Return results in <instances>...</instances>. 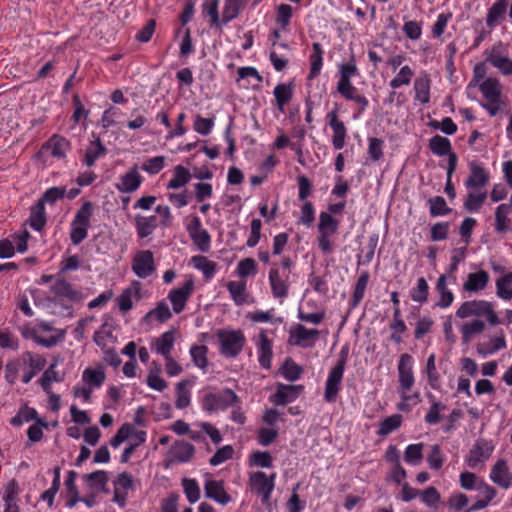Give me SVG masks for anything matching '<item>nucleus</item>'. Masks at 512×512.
Here are the masks:
<instances>
[{"label": "nucleus", "mask_w": 512, "mask_h": 512, "mask_svg": "<svg viewBox=\"0 0 512 512\" xmlns=\"http://www.w3.org/2000/svg\"><path fill=\"white\" fill-rule=\"evenodd\" d=\"M132 270L139 278H147L155 271L153 253L150 250L139 251L132 262Z\"/></svg>", "instance_id": "nucleus-6"}, {"label": "nucleus", "mask_w": 512, "mask_h": 512, "mask_svg": "<svg viewBox=\"0 0 512 512\" xmlns=\"http://www.w3.org/2000/svg\"><path fill=\"white\" fill-rule=\"evenodd\" d=\"M234 449L230 445L223 446L219 448L216 453L210 458L209 463L212 466H217L223 463L226 460H229L233 457Z\"/></svg>", "instance_id": "nucleus-61"}, {"label": "nucleus", "mask_w": 512, "mask_h": 512, "mask_svg": "<svg viewBox=\"0 0 512 512\" xmlns=\"http://www.w3.org/2000/svg\"><path fill=\"white\" fill-rule=\"evenodd\" d=\"M293 94V85L292 83L286 84H278L274 88V96L278 105L279 110L283 111V107L286 103L290 101Z\"/></svg>", "instance_id": "nucleus-35"}, {"label": "nucleus", "mask_w": 512, "mask_h": 512, "mask_svg": "<svg viewBox=\"0 0 512 512\" xmlns=\"http://www.w3.org/2000/svg\"><path fill=\"white\" fill-rule=\"evenodd\" d=\"M46 224L45 207L42 203H36L31 208L30 226L36 231H41Z\"/></svg>", "instance_id": "nucleus-28"}, {"label": "nucleus", "mask_w": 512, "mask_h": 512, "mask_svg": "<svg viewBox=\"0 0 512 512\" xmlns=\"http://www.w3.org/2000/svg\"><path fill=\"white\" fill-rule=\"evenodd\" d=\"M245 0H226L222 13V23L226 24L236 18L243 8Z\"/></svg>", "instance_id": "nucleus-31"}, {"label": "nucleus", "mask_w": 512, "mask_h": 512, "mask_svg": "<svg viewBox=\"0 0 512 512\" xmlns=\"http://www.w3.org/2000/svg\"><path fill=\"white\" fill-rule=\"evenodd\" d=\"M368 280H369L368 272H363L360 275V277L358 278L354 292H353V299H352L353 307H356L359 304V302L363 299L364 293H365V290H366V287L368 284Z\"/></svg>", "instance_id": "nucleus-51"}, {"label": "nucleus", "mask_w": 512, "mask_h": 512, "mask_svg": "<svg viewBox=\"0 0 512 512\" xmlns=\"http://www.w3.org/2000/svg\"><path fill=\"white\" fill-rule=\"evenodd\" d=\"M205 495L216 502L225 505L231 501L230 495L225 491L222 481L209 480L205 483Z\"/></svg>", "instance_id": "nucleus-13"}, {"label": "nucleus", "mask_w": 512, "mask_h": 512, "mask_svg": "<svg viewBox=\"0 0 512 512\" xmlns=\"http://www.w3.org/2000/svg\"><path fill=\"white\" fill-rule=\"evenodd\" d=\"M436 290L440 294V300L437 302V306L441 308L449 307L454 299L453 293L447 289L446 275L442 274L439 276L436 283Z\"/></svg>", "instance_id": "nucleus-26"}, {"label": "nucleus", "mask_w": 512, "mask_h": 512, "mask_svg": "<svg viewBox=\"0 0 512 512\" xmlns=\"http://www.w3.org/2000/svg\"><path fill=\"white\" fill-rule=\"evenodd\" d=\"M191 179V174L188 169L185 167L178 165L174 169V176L173 178L168 182L167 188L168 189H177L185 184H187Z\"/></svg>", "instance_id": "nucleus-32"}, {"label": "nucleus", "mask_w": 512, "mask_h": 512, "mask_svg": "<svg viewBox=\"0 0 512 512\" xmlns=\"http://www.w3.org/2000/svg\"><path fill=\"white\" fill-rule=\"evenodd\" d=\"M66 194L65 187H51L49 188L43 196L38 200V203H42L45 206V203L53 205L57 200L62 199Z\"/></svg>", "instance_id": "nucleus-52"}, {"label": "nucleus", "mask_w": 512, "mask_h": 512, "mask_svg": "<svg viewBox=\"0 0 512 512\" xmlns=\"http://www.w3.org/2000/svg\"><path fill=\"white\" fill-rule=\"evenodd\" d=\"M491 344H492V346H486L485 344H479L478 348H477L478 352L483 355L493 354L496 351L505 348L506 341H505L503 331H501L500 336L491 339Z\"/></svg>", "instance_id": "nucleus-53"}, {"label": "nucleus", "mask_w": 512, "mask_h": 512, "mask_svg": "<svg viewBox=\"0 0 512 512\" xmlns=\"http://www.w3.org/2000/svg\"><path fill=\"white\" fill-rule=\"evenodd\" d=\"M214 125L213 119L203 118L197 115L193 125L194 130L201 135H208Z\"/></svg>", "instance_id": "nucleus-64"}, {"label": "nucleus", "mask_w": 512, "mask_h": 512, "mask_svg": "<svg viewBox=\"0 0 512 512\" xmlns=\"http://www.w3.org/2000/svg\"><path fill=\"white\" fill-rule=\"evenodd\" d=\"M141 181V176L138 172L137 166H135L121 177V184L118 185V189L126 193L134 192L139 188Z\"/></svg>", "instance_id": "nucleus-19"}, {"label": "nucleus", "mask_w": 512, "mask_h": 512, "mask_svg": "<svg viewBox=\"0 0 512 512\" xmlns=\"http://www.w3.org/2000/svg\"><path fill=\"white\" fill-rule=\"evenodd\" d=\"M51 290L54 294L66 297L72 301L81 299V294L73 289L72 285L64 279H58L51 287Z\"/></svg>", "instance_id": "nucleus-23"}, {"label": "nucleus", "mask_w": 512, "mask_h": 512, "mask_svg": "<svg viewBox=\"0 0 512 512\" xmlns=\"http://www.w3.org/2000/svg\"><path fill=\"white\" fill-rule=\"evenodd\" d=\"M194 245L201 252H208L211 244V237L207 230H199L189 235Z\"/></svg>", "instance_id": "nucleus-46"}, {"label": "nucleus", "mask_w": 512, "mask_h": 512, "mask_svg": "<svg viewBox=\"0 0 512 512\" xmlns=\"http://www.w3.org/2000/svg\"><path fill=\"white\" fill-rule=\"evenodd\" d=\"M282 375L289 381L297 380L303 369L296 364L291 358H287L281 368Z\"/></svg>", "instance_id": "nucleus-49"}, {"label": "nucleus", "mask_w": 512, "mask_h": 512, "mask_svg": "<svg viewBox=\"0 0 512 512\" xmlns=\"http://www.w3.org/2000/svg\"><path fill=\"white\" fill-rule=\"evenodd\" d=\"M490 478L494 483L503 488L509 487L512 476L504 460H498L495 463L492 467Z\"/></svg>", "instance_id": "nucleus-16"}, {"label": "nucleus", "mask_w": 512, "mask_h": 512, "mask_svg": "<svg viewBox=\"0 0 512 512\" xmlns=\"http://www.w3.org/2000/svg\"><path fill=\"white\" fill-rule=\"evenodd\" d=\"M430 205V214L432 216L446 215L451 212V209L447 207L446 201L441 196H435L428 200Z\"/></svg>", "instance_id": "nucleus-54"}, {"label": "nucleus", "mask_w": 512, "mask_h": 512, "mask_svg": "<svg viewBox=\"0 0 512 512\" xmlns=\"http://www.w3.org/2000/svg\"><path fill=\"white\" fill-rule=\"evenodd\" d=\"M313 54L310 57L311 60V69L309 73V78L313 79L318 76L322 67V47L319 43H313Z\"/></svg>", "instance_id": "nucleus-40"}, {"label": "nucleus", "mask_w": 512, "mask_h": 512, "mask_svg": "<svg viewBox=\"0 0 512 512\" xmlns=\"http://www.w3.org/2000/svg\"><path fill=\"white\" fill-rule=\"evenodd\" d=\"M259 363L263 368L269 369L271 367L272 346L271 341L268 339L266 333L262 331L259 334Z\"/></svg>", "instance_id": "nucleus-20"}, {"label": "nucleus", "mask_w": 512, "mask_h": 512, "mask_svg": "<svg viewBox=\"0 0 512 512\" xmlns=\"http://www.w3.org/2000/svg\"><path fill=\"white\" fill-rule=\"evenodd\" d=\"M328 117L330 119L329 125L333 129L334 136L332 139L333 146L335 149L339 150L344 147L345 137H346V128L342 121L338 119V110L335 108L332 110Z\"/></svg>", "instance_id": "nucleus-11"}, {"label": "nucleus", "mask_w": 512, "mask_h": 512, "mask_svg": "<svg viewBox=\"0 0 512 512\" xmlns=\"http://www.w3.org/2000/svg\"><path fill=\"white\" fill-rule=\"evenodd\" d=\"M269 280L272 288V294L276 298L286 297L288 294V285L280 278L279 270L273 268L269 273Z\"/></svg>", "instance_id": "nucleus-24"}, {"label": "nucleus", "mask_w": 512, "mask_h": 512, "mask_svg": "<svg viewBox=\"0 0 512 512\" xmlns=\"http://www.w3.org/2000/svg\"><path fill=\"white\" fill-rule=\"evenodd\" d=\"M175 338H174V332L173 331H167L163 333L157 340H156V351L160 353L161 355L165 357L171 356L170 352L173 347Z\"/></svg>", "instance_id": "nucleus-36"}, {"label": "nucleus", "mask_w": 512, "mask_h": 512, "mask_svg": "<svg viewBox=\"0 0 512 512\" xmlns=\"http://www.w3.org/2000/svg\"><path fill=\"white\" fill-rule=\"evenodd\" d=\"M106 152L105 146L102 144L100 138H96L91 141L89 146L86 148L84 156V164L88 167L94 165L95 161Z\"/></svg>", "instance_id": "nucleus-22"}, {"label": "nucleus", "mask_w": 512, "mask_h": 512, "mask_svg": "<svg viewBox=\"0 0 512 512\" xmlns=\"http://www.w3.org/2000/svg\"><path fill=\"white\" fill-rule=\"evenodd\" d=\"M188 385H190L189 380H182L177 384V399L175 405L178 409H184L190 404V392L186 389Z\"/></svg>", "instance_id": "nucleus-43"}, {"label": "nucleus", "mask_w": 512, "mask_h": 512, "mask_svg": "<svg viewBox=\"0 0 512 512\" xmlns=\"http://www.w3.org/2000/svg\"><path fill=\"white\" fill-rule=\"evenodd\" d=\"M423 444H411L407 446L404 454V459L406 462L411 464H417L421 461Z\"/></svg>", "instance_id": "nucleus-62"}, {"label": "nucleus", "mask_w": 512, "mask_h": 512, "mask_svg": "<svg viewBox=\"0 0 512 512\" xmlns=\"http://www.w3.org/2000/svg\"><path fill=\"white\" fill-rule=\"evenodd\" d=\"M428 283L425 278L421 277L417 281V286L412 290L411 298L418 303H424L428 298Z\"/></svg>", "instance_id": "nucleus-55"}, {"label": "nucleus", "mask_w": 512, "mask_h": 512, "mask_svg": "<svg viewBox=\"0 0 512 512\" xmlns=\"http://www.w3.org/2000/svg\"><path fill=\"white\" fill-rule=\"evenodd\" d=\"M275 477V473L267 477L262 471L254 472L250 475L249 482L251 489L257 495L262 496V503L265 505L269 504L270 495L275 486Z\"/></svg>", "instance_id": "nucleus-4"}, {"label": "nucleus", "mask_w": 512, "mask_h": 512, "mask_svg": "<svg viewBox=\"0 0 512 512\" xmlns=\"http://www.w3.org/2000/svg\"><path fill=\"white\" fill-rule=\"evenodd\" d=\"M413 76V71L409 66H404L400 69L398 75L390 82L392 88H398L402 85H408Z\"/></svg>", "instance_id": "nucleus-63"}, {"label": "nucleus", "mask_w": 512, "mask_h": 512, "mask_svg": "<svg viewBox=\"0 0 512 512\" xmlns=\"http://www.w3.org/2000/svg\"><path fill=\"white\" fill-rule=\"evenodd\" d=\"M469 166L470 175L465 182L466 187L476 189L485 186L489 181V175L485 169L474 161Z\"/></svg>", "instance_id": "nucleus-14"}, {"label": "nucleus", "mask_w": 512, "mask_h": 512, "mask_svg": "<svg viewBox=\"0 0 512 512\" xmlns=\"http://www.w3.org/2000/svg\"><path fill=\"white\" fill-rule=\"evenodd\" d=\"M227 288L237 305H242L246 302V285L244 282L230 281L227 284Z\"/></svg>", "instance_id": "nucleus-44"}, {"label": "nucleus", "mask_w": 512, "mask_h": 512, "mask_svg": "<svg viewBox=\"0 0 512 512\" xmlns=\"http://www.w3.org/2000/svg\"><path fill=\"white\" fill-rule=\"evenodd\" d=\"M337 227V221L329 213L322 212L320 214V219L318 223V230L320 234L326 232L327 235H332L337 231Z\"/></svg>", "instance_id": "nucleus-45"}, {"label": "nucleus", "mask_w": 512, "mask_h": 512, "mask_svg": "<svg viewBox=\"0 0 512 512\" xmlns=\"http://www.w3.org/2000/svg\"><path fill=\"white\" fill-rule=\"evenodd\" d=\"M69 142L60 136L54 135L46 144V147L51 149V154L57 158H64L68 150Z\"/></svg>", "instance_id": "nucleus-30"}, {"label": "nucleus", "mask_w": 512, "mask_h": 512, "mask_svg": "<svg viewBox=\"0 0 512 512\" xmlns=\"http://www.w3.org/2000/svg\"><path fill=\"white\" fill-rule=\"evenodd\" d=\"M303 389V385L278 384L277 391L271 396L270 400L275 405H285L297 399Z\"/></svg>", "instance_id": "nucleus-9"}, {"label": "nucleus", "mask_w": 512, "mask_h": 512, "mask_svg": "<svg viewBox=\"0 0 512 512\" xmlns=\"http://www.w3.org/2000/svg\"><path fill=\"white\" fill-rule=\"evenodd\" d=\"M346 364V357L342 356L335 367L331 370L325 387L324 398L327 402H334L338 396L340 390L341 380Z\"/></svg>", "instance_id": "nucleus-5"}, {"label": "nucleus", "mask_w": 512, "mask_h": 512, "mask_svg": "<svg viewBox=\"0 0 512 512\" xmlns=\"http://www.w3.org/2000/svg\"><path fill=\"white\" fill-rule=\"evenodd\" d=\"M412 357L405 353L400 356L398 363L399 388L401 391H409L414 384L412 372Z\"/></svg>", "instance_id": "nucleus-8"}, {"label": "nucleus", "mask_w": 512, "mask_h": 512, "mask_svg": "<svg viewBox=\"0 0 512 512\" xmlns=\"http://www.w3.org/2000/svg\"><path fill=\"white\" fill-rule=\"evenodd\" d=\"M191 262L196 269L202 271L206 278L209 279L214 275L216 263L210 261L207 257L201 255L193 256Z\"/></svg>", "instance_id": "nucleus-33"}, {"label": "nucleus", "mask_w": 512, "mask_h": 512, "mask_svg": "<svg viewBox=\"0 0 512 512\" xmlns=\"http://www.w3.org/2000/svg\"><path fill=\"white\" fill-rule=\"evenodd\" d=\"M151 316H155V318L159 322L163 323L172 317V313H171L168 305L164 301H161L157 304V306L153 310L149 311L145 315L144 319L148 320Z\"/></svg>", "instance_id": "nucleus-50"}, {"label": "nucleus", "mask_w": 512, "mask_h": 512, "mask_svg": "<svg viewBox=\"0 0 512 512\" xmlns=\"http://www.w3.org/2000/svg\"><path fill=\"white\" fill-rule=\"evenodd\" d=\"M456 165H457V155L450 154V159L448 161V167H447V181H446V185H445V192L450 199H454L456 196L455 188L452 183V175L456 169Z\"/></svg>", "instance_id": "nucleus-48"}, {"label": "nucleus", "mask_w": 512, "mask_h": 512, "mask_svg": "<svg viewBox=\"0 0 512 512\" xmlns=\"http://www.w3.org/2000/svg\"><path fill=\"white\" fill-rule=\"evenodd\" d=\"M56 368V364L53 363L51 364L46 370L45 372L43 373L41 379H40V383H41V386L43 388V390L46 392V393H50V389H51V383L52 382H57L59 381L58 379V373L57 371L55 370Z\"/></svg>", "instance_id": "nucleus-60"}, {"label": "nucleus", "mask_w": 512, "mask_h": 512, "mask_svg": "<svg viewBox=\"0 0 512 512\" xmlns=\"http://www.w3.org/2000/svg\"><path fill=\"white\" fill-rule=\"evenodd\" d=\"M289 342L296 346L304 348L312 347L319 336V331L315 329H307L299 324L294 331H291Z\"/></svg>", "instance_id": "nucleus-10"}, {"label": "nucleus", "mask_w": 512, "mask_h": 512, "mask_svg": "<svg viewBox=\"0 0 512 512\" xmlns=\"http://www.w3.org/2000/svg\"><path fill=\"white\" fill-rule=\"evenodd\" d=\"M487 60L494 67L498 68L503 74H512V60H510L508 57H503L499 54H496L495 48L492 50Z\"/></svg>", "instance_id": "nucleus-37"}, {"label": "nucleus", "mask_w": 512, "mask_h": 512, "mask_svg": "<svg viewBox=\"0 0 512 512\" xmlns=\"http://www.w3.org/2000/svg\"><path fill=\"white\" fill-rule=\"evenodd\" d=\"M217 335L221 342V353L223 355L236 357L241 352L245 343V337L242 331L219 330Z\"/></svg>", "instance_id": "nucleus-2"}, {"label": "nucleus", "mask_w": 512, "mask_h": 512, "mask_svg": "<svg viewBox=\"0 0 512 512\" xmlns=\"http://www.w3.org/2000/svg\"><path fill=\"white\" fill-rule=\"evenodd\" d=\"M93 213V204L89 201L83 203L80 209L77 211L75 218L73 220L74 225H82L85 227H90V218Z\"/></svg>", "instance_id": "nucleus-42"}, {"label": "nucleus", "mask_w": 512, "mask_h": 512, "mask_svg": "<svg viewBox=\"0 0 512 512\" xmlns=\"http://www.w3.org/2000/svg\"><path fill=\"white\" fill-rule=\"evenodd\" d=\"M485 329V323L482 320L474 319L471 322L465 323L461 327L463 341L468 343L474 334H479Z\"/></svg>", "instance_id": "nucleus-38"}, {"label": "nucleus", "mask_w": 512, "mask_h": 512, "mask_svg": "<svg viewBox=\"0 0 512 512\" xmlns=\"http://www.w3.org/2000/svg\"><path fill=\"white\" fill-rule=\"evenodd\" d=\"M416 99L421 103H428L430 100V79L427 75L418 77L414 82Z\"/></svg>", "instance_id": "nucleus-27"}, {"label": "nucleus", "mask_w": 512, "mask_h": 512, "mask_svg": "<svg viewBox=\"0 0 512 512\" xmlns=\"http://www.w3.org/2000/svg\"><path fill=\"white\" fill-rule=\"evenodd\" d=\"M135 225L138 236L146 238L157 228V217L154 215L149 217L137 215L135 217Z\"/></svg>", "instance_id": "nucleus-21"}, {"label": "nucleus", "mask_w": 512, "mask_h": 512, "mask_svg": "<svg viewBox=\"0 0 512 512\" xmlns=\"http://www.w3.org/2000/svg\"><path fill=\"white\" fill-rule=\"evenodd\" d=\"M207 351H208V349L204 345L191 347L190 353H191L193 362L197 367L202 368V369L206 368V366L208 364V360L206 357Z\"/></svg>", "instance_id": "nucleus-59"}, {"label": "nucleus", "mask_w": 512, "mask_h": 512, "mask_svg": "<svg viewBox=\"0 0 512 512\" xmlns=\"http://www.w3.org/2000/svg\"><path fill=\"white\" fill-rule=\"evenodd\" d=\"M83 380L93 387H99L105 381V373L102 370L87 368L83 372Z\"/></svg>", "instance_id": "nucleus-58"}, {"label": "nucleus", "mask_w": 512, "mask_h": 512, "mask_svg": "<svg viewBox=\"0 0 512 512\" xmlns=\"http://www.w3.org/2000/svg\"><path fill=\"white\" fill-rule=\"evenodd\" d=\"M402 423V416L400 414H394L392 416L387 417L380 423L379 430L377 434L379 436H386L398 429Z\"/></svg>", "instance_id": "nucleus-39"}, {"label": "nucleus", "mask_w": 512, "mask_h": 512, "mask_svg": "<svg viewBox=\"0 0 512 512\" xmlns=\"http://www.w3.org/2000/svg\"><path fill=\"white\" fill-rule=\"evenodd\" d=\"M479 89L488 102H500L501 85L495 78H487L480 85Z\"/></svg>", "instance_id": "nucleus-17"}, {"label": "nucleus", "mask_w": 512, "mask_h": 512, "mask_svg": "<svg viewBox=\"0 0 512 512\" xmlns=\"http://www.w3.org/2000/svg\"><path fill=\"white\" fill-rule=\"evenodd\" d=\"M489 281V275L486 271L480 270L476 273H470L466 282L463 285V289L468 292H477L486 287Z\"/></svg>", "instance_id": "nucleus-18"}, {"label": "nucleus", "mask_w": 512, "mask_h": 512, "mask_svg": "<svg viewBox=\"0 0 512 512\" xmlns=\"http://www.w3.org/2000/svg\"><path fill=\"white\" fill-rule=\"evenodd\" d=\"M184 492L190 503H195L200 498V489L197 482L194 479L184 478L182 481Z\"/></svg>", "instance_id": "nucleus-56"}, {"label": "nucleus", "mask_w": 512, "mask_h": 512, "mask_svg": "<svg viewBox=\"0 0 512 512\" xmlns=\"http://www.w3.org/2000/svg\"><path fill=\"white\" fill-rule=\"evenodd\" d=\"M507 7L508 0H498L496 3H494L487 15V25L489 27L494 26L497 20L505 14Z\"/></svg>", "instance_id": "nucleus-41"}, {"label": "nucleus", "mask_w": 512, "mask_h": 512, "mask_svg": "<svg viewBox=\"0 0 512 512\" xmlns=\"http://www.w3.org/2000/svg\"><path fill=\"white\" fill-rule=\"evenodd\" d=\"M429 148L438 156L448 155V160L450 159V154H455L454 152H451V143L449 139L440 135H435L429 140Z\"/></svg>", "instance_id": "nucleus-25"}, {"label": "nucleus", "mask_w": 512, "mask_h": 512, "mask_svg": "<svg viewBox=\"0 0 512 512\" xmlns=\"http://www.w3.org/2000/svg\"><path fill=\"white\" fill-rule=\"evenodd\" d=\"M193 289L194 281L190 278L181 287L170 291L168 299L171 301L175 313H180L184 310Z\"/></svg>", "instance_id": "nucleus-7"}, {"label": "nucleus", "mask_w": 512, "mask_h": 512, "mask_svg": "<svg viewBox=\"0 0 512 512\" xmlns=\"http://www.w3.org/2000/svg\"><path fill=\"white\" fill-rule=\"evenodd\" d=\"M239 402V397L231 390L225 389L219 394L208 393L203 398V408L211 413L217 410H225Z\"/></svg>", "instance_id": "nucleus-3"}, {"label": "nucleus", "mask_w": 512, "mask_h": 512, "mask_svg": "<svg viewBox=\"0 0 512 512\" xmlns=\"http://www.w3.org/2000/svg\"><path fill=\"white\" fill-rule=\"evenodd\" d=\"M486 316L491 326L500 324L498 315L494 312L493 304L484 300L466 301L456 311L458 318L464 319L471 316Z\"/></svg>", "instance_id": "nucleus-1"}, {"label": "nucleus", "mask_w": 512, "mask_h": 512, "mask_svg": "<svg viewBox=\"0 0 512 512\" xmlns=\"http://www.w3.org/2000/svg\"><path fill=\"white\" fill-rule=\"evenodd\" d=\"M133 293L135 294L136 299L139 300L140 299V283L139 282H135L134 291L131 288H127V289L123 290V292L118 297V305H119V309L121 311L127 312L132 308V306H133L132 294Z\"/></svg>", "instance_id": "nucleus-29"}, {"label": "nucleus", "mask_w": 512, "mask_h": 512, "mask_svg": "<svg viewBox=\"0 0 512 512\" xmlns=\"http://www.w3.org/2000/svg\"><path fill=\"white\" fill-rule=\"evenodd\" d=\"M194 446L186 441H178L169 451L170 462H188L194 455Z\"/></svg>", "instance_id": "nucleus-12"}, {"label": "nucleus", "mask_w": 512, "mask_h": 512, "mask_svg": "<svg viewBox=\"0 0 512 512\" xmlns=\"http://www.w3.org/2000/svg\"><path fill=\"white\" fill-rule=\"evenodd\" d=\"M509 213V206L507 204H501L497 207L495 212L496 230L498 232H504L509 228L510 220L507 218Z\"/></svg>", "instance_id": "nucleus-47"}, {"label": "nucleus", "mask_w": 512, "mask_h": 512, "mask_svg": "<svg viewBox=\"0 0 512 512\" xmlns=\"http://www.w3.org/2000/svg\"><path fill=\"white\" fill-rule=\"evenodd\" d=\"M497 295L503 300L512 299V272L500 277L496 281Z\"/></svg>", "instance_id": "nucleus-34"}, {"label": "nucleus", "mask_w": 512, "mask_h": 512, "mask_svg": "<svg viewBox=\"0 0 512 512\" xmlns=\"http://www.w3.org/2000/svg\"><path fill=\"white\" fill-rule=\"evenodd\" d=\"M486 197V192H481L478 194L469 193L466 201L464 202L465 209L470 212L478 211L485 202Z\"/></svg>", "instance_id": "nucleus-57"}, {"label": "nucleus", "mask_w": 512, "mask_h": 512, "mask_svg": "<svg viewBox=\"0 0 512 512\" xmlns=\"http://www.w3.org/2000/svg\"><path fill=\"white\" fill-rule=\"evenodd\" d=\"M491 451L492 447H490L487 442L477 441L469 452L467 458L468 466L475 468L479 463L489 458Z\"/></svg>", "instance_id": "nucleus-15"}]
</instances>
